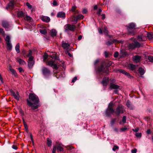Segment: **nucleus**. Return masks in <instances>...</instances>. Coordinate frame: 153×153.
I'll list each match as a JSON object with an SVG mask.
<instances>
[{"mask_svg":"<svg viewBox=\"0 0 153 153\" xmlns=\"http://www.w3.org/2000/svg\"><path fill=\"white\" fill-rule=\"evenodd\" d=\"M2 24L3 27L5 28L7 31H9L12 29V25L9 24L6 21H3L2 22Z\"/></svg>","mask_w":153,"mask_h":153,"instance_id":"423d86ee","label":"nucleus"},{"mask_svg":"<svg viewBox=\"0 0 153 153\" xmlns=\"http://www.w3.org/2000/svg\"><path fill=\"white\" fill-rule=\"evenodd\" d=\"M115 120H116V119H115L112 120L111 121V125H113L114 124Z\"/></svg>","mask_w":153,"mask_h":153,"instance_id":"680f3d73","label":"nucleus"},{"mask_svg":"<svg viewBox=\"0 0 153 153\" xmlns=\"http://www.w3.org/2000/svg\"><path fill=\"white\" fill-rule=\"evenodd\" d=\"M136 25L135 24L131 23L129 24L127 29L129 33L132 35L135 34L136 32L135 28Z\"/></svg>","mask_w":153,"mask_h":153,"instance_id":"f03ea898","label":"nucleus"},{"mask_svg":"<svg viewBox=\"0 0 153 153\" xmlns=\"http://www.w3.org/2000/svg\"><path fill=\"white\" fill-rule=\"evenodd\" d=\"M25 17H24L25 19L27 21L30 20L31 19V18L28 16H25Z\"/></svg>","mask_w":153,"mask_h":153,"instance_id":"ea45409f","label":"nucleus"},{"mask_svg":"<svg viewBox=\"0 0 153 153\" xmlns=\"http://www.w3.org/2000/svg\"><path fill=\"white\" fill-rule=\"evenodd\" d=\"M102 19H104L105 18V15L104 14H102Z\"/></svg>","mask_w":153,"mask_h":153,"instance_id":"774afa93","label":"nucleus"},{"mask_svg":"<svg viewBox=\"0 0 153 153\" xmlns=\"http://www.w3.org/2000/svg\"><path fill=\"white\" fill-rule=\"evenodd\" d=\"M97 71L99 72H102L103 73H105L106 74H108V70H104V67L102 65L98 68Z\"/></svg>","mask_w":153,"mask_h":153,"instance_id":"f8f14e48","label":"nucleus"},{"mask_svg":"<svg viewBox=\"0 0 153 153\" xmlns=\"http://www.w3.org/2000/svg\"><path fill=\"white\" fill-rule=\"evenodd\" d=\"M102 11V9H99L98 11L97 12V13L98 15H100Z\"/></svg>","mask_w":153,"mask_h":153,"instance_id":"052dcab7","label":"nucleus"},{"mask_svg":"<svg viewBox=\"0 0 153 153\" xmlns=\"http://www.w3.org/2000/svg\"><path fill=\"white\" fill-rule=\"evenodd\" d=\"M7 49L8 50H11L12 49V45L11 42L7 43Z\"/></svg>","mask_w":153,"mask_h":153,"instance_id":"cd10ccee","label":"nucleus"},{"mask_svg":"<svg viewBox=\"0 0 153 153\" xmlns=\"http://www.w3.org/2000/svg\"><path fill=\"white\" fill-rule=\"evenodd\" d=\"M65 13L63 12H59L57 14V17L59 18H64L65 17Z\"/></svg>","mask_w":153,"mask_h":153,"instance_id":"6ab92c4d","label":"nucleus"},{"mask_svg":"<svg viewBox=\"0 0 153 153\" xmlns=\"http://www.w3.org/2000/svg\"><path fill=\"white\" fill-rule=\"evenodd\" d=\"M137 151V150L136 149H135L133 150H132L131 152L132 153H136Z\"/></svg>","mask_w":153,"mask_h":153,"instance_id":"338daca9","label":"nucleus"},{"mask_svg":"<svg viewBox=\"0 0 153 153\" xmlns=\"http://www.w3.org/2000/svg\"><path fill=\"white\" fill-rule=\"evenodd\" d=\"M40 32L43 34H45L47 32V31L45 29H41L39 30Z\"/></svg>","mask_w":153,"mask_h":153,"instance_id":"c9c22d12","label":"nucleus"},{"mask_svg":"<svg viewBox=\"0 0 153 153\" xmlns=\"http://www.w3.org/2000/svg\"><path fill=\"white\" fill-rule=\"evenodd\" d=\"M119 149V147L118 146H114L113 148L112 149V150L115 151H116V150L118 149Z\"/></svg>","mask_w":153,"mask_h":153,"instance_id":"49530a36","label":"nucleus"},{"mask_svg":"<svg viewBox=\"0 0 153 153\" xmlns=\"http://www.w3.org/2000/svg\"><path fill=\"white\" fill-rule=\"evenodd\" d=\"M24 125L26 131H28V126L26 123L24 121V120L23 119Z\"/></svg>","mask_w":153,"mask_h":153,"instance_id":"a19ab883","label":"nucleus"},{"mask_svg":"<svg viewBox=\"0 0 153 153\" xmlns=\"http://www.w3.org/2000/svg\"><path fill=\"white\" fill-rule=\"evenodd\" d=\"M83 15L81 14H79L76 17V18L77 19H83Z\"/></svg>","mask_w":153,"mask_h":153,"instance_id":"e433bc0d","label":"nucleus"},{"mask_svg":"<svg viewBox=\"0 0 153 153\" xmlns=\"http://www.w3.org/2000/svg\"><path fill=\"white\" fill-rule=\"evenodd\" d=\"M53 5L54 6H56L57 5V4L56 1H53Z\"/></svg>","mask_w":153,"mask_h":153,"instance_id":"5fc2aeb1","label":"nucleus"},{"mask_svg":"<svg viewBox=\"0 0 153 153\" xmlns=\"http://www.w3.org/2000/svg\"><path fill=\"white\" fill-rule=\"evenodd\" d=\"M30 135L31 140V141H32V143H33V140L32 135L31 133H30Z\"/></svg>","mask_w":153,"mask_h":153,"instance_id":"e2e57ef3","label":"nucleus"},{"mask_svg":"<svg viewBox=\"0 0 153 153\" xmlns=\"http://www.w3.org/2000/svg\"><path fill=\"white\" fill-rule=\"evenodd\" d=\"M108 28L106 27H104L103 30V33L106 35H107L108 34Z\"/></svg>","mask_w":153,"mask_h":153,"instance_id":"58836bf2","label":"nucleus"},{"mask_svg":"<svg viewBox=\"0 0 153 153\" xmlns=\"http://www.w3.org/2000/svg\"><path fill=\"white\" fill-rule=\"evenodd\" d=\"M64 146L61 143H59L56 146L57 149L59 151L63 152L64 151L63 147Z\"/></svg>","mask_w":153,"mask_h":153,"instance_id":"4468645a","label":"nucleus"},{"mask_svg":"<svg viewBox=\"0 0 153 153\" xmlns=\"http://www.w3.org/2000/svg\"><path fill=\"white\" fill-rule=\"evenodd\" d=\"M62 45L64 49L67 50L70 48V45L64 41L62 42Z\"/></svg>","mask_w":153,"mask_h":153,"instance_id":"ddd939ff","label":"nucleus"},{"mask_svg":"<svg viewBox=\"0 0 153 153\" xmlns=\"http://www.w3.org/2000/svg\"><path fill=\"white\" fill-rule=\"evenodd\" d=\"M55 64L54 61L53 60H52L50 62H49L48 63V64L49 65L52 66L53 65Z\"/></svg>","mask_w":153,"mask_h":153,"instance_id":"79ce46f5","label":"nucleus"},{"mask_svg":"<svg viewBox=\"0 0 153 153\" xmlns=\"http://www.w3.org/2000/svg\"><path fill=\"white\" fill-rule=\"evenodd\" d=\"M109 78L108 77H105L102 82V83L103 85H106L108 84V82L109 81Z\"/></svg>","mask_w":153,"mask_h":153,"instance_id":"f3484780","label":"nucleus"},{"mask_svg":"<svg viewBox=\"0 0 153 153\" xmlns=\"http://www.w3.org/2000/svg\"><path fill=\"white\" fill-rule=\"evenodd\" d=\"M112 103H110L109 104L105 112L106 115L107 116H110L111 114L114 112V111L112 108Z\"/></svg>","mask_w":153,"mask_h":153,"instance_id":"39448f33","label":"nucleus"},{"mask_svg":"<svg viewBox=\"0 0 153 153\" xmlns=\"http://www.w3.org/2000/svg\"><path fill=\"white\" fill-rule=\"evenodd\" d=\"M127 129V128L126 126H125L124 128H120V130L122 132H123L126 131Z\"/></svg>","mask_w":153,"mask_h":153,"instance_id":"37998d69","label":"nucleus"},{"mask_svg":"<svg viewBox=\"0 0 153 153\" xmlns=\"http://www.w3.org/2000/svg\"><path fill=\"white\" fill-rule=\"evenodd\" d=\"M42 72L43 75L45 78H47L51 75L50 70L48 68L43 67L42 69Z\"/></svg>","mask_w":153,"mask_h":153,"instance_id":"20e7f679","label":"nucleus"},{"mask_svg":"<svg viewBox=\"0 0 153 153\" xmlns=\"http://www.w3.org/2000/svg\"><path fill=\"white\" fill-rule=\"evenodd\" d=\"M133 61L136 63L140 62L142 60L141 56L137 55H135L132 57Z\"/></svg>","mask_w":153,"mask_h":153,"instance_id":"9d476101","label":"nucleus"},{"mask_svg":"<svg viewBox=\"0 0 153 153\" xmlns=\"http://www.w3.org/2000/svg\"><path fill=\"white\" fill-rule=\"evenodd\" d=\"M48 55L47 54H45L44 55L43 58L44 61H45L46 59L48 58Z\"/></svg>","mask_w":153,"mask_h":153,"instance_id":"3c124183","label":"nucleus"},{"mask_svg":"<svg viewBox=\"0 0 153 153\" xmlns=\"http://www.w3.org/2000/svg\"><path fill=\"white\" fill-rule=\"evenodd\" d=\"M15 0H13V1H11L9 4H8V7L10 8H13L14 6V1Z\"/></svg>","mask_w":153,"mask_h":153,"instance_id":"a878e982","label":"nucleus"},{"mask_svg":"<svg viewBox=\"0 0 153 153\" xmlns=\"http://www.w3.org/2000/svg\"><path fill=\"white\" fill-rule=\"evenodd\" d=\"M148 59L150 62H153V56H149Z\"/></svg>","mask_w":153,"mask_h":153,"instance_id":"c03bdc74","label":"nucleus"},{"mask_svg":"<svg viewBox=\"0 0 153 153\" xmlns=\"http://www.w3.org/2000/svg\"><path fill=\"white\" fill-rule=\"evenodd\" d=\"M33 57L32 56H29L28 59L29 61H34L33 60Z\"/></svg>","mask_w":153,"mask_h":153,"instance_id":"09e8293b","label":"nucleus"},{"mask_svg":"<svg viewBox=\"0 0 153 153\" xmlns=\"http://www.w3.org/2000/svg\"><path fill=\"white\" fill-rule=\"evenodd\" d=\"M126 105L129 108H130V109H132L134 108V107L132 105L131 102H130V101L128 100L127 103H126Z\"/></svg>","mask_w":153,"mask_h":153,"instance_id":"b1692460","label":"nucleus"},{"mask_svg":"<svg viewBox=\"0 0 153 153\" xmlns=\"http://www.w3.org/2000/svg\"><path fill=\"white\" fill-rule=\"evenodd\" d=\"M76 8V6H73L71 9V11H74L75 10Z\"/></svg>","mask_w":153,"mask_h":153,"instance_id":"69168bd1","label":"nucleus"},{"mask_svg":"<svg viewBox=\"0 0 153 153\" xmlns=\"http://www.w3.org/2000/svg\"><path fill=\"white\" fill-rule=\"evenodd\" d=\"M128 68L131 70H134L136 68V66L131 64H129L128 65Z\"/></svg>","mask_w":153,"mask_h":153,"instance_id":"4be33fe9","label":"nucleus"},{"mask_svg":"<svg viewBox=\"0 0 153 153\" xmlns=\"http://www.w3.org/2000/svg\"><path fill=\"white\" fill-rule=\"evenodd\" d=\"M15 48L16 51L18 53H20V45L19 44V43H18L16 44Z\"/></svg>","mask_w":153,"mask_h":153,"instance_id":"c756f323","label":"nucleus"},{"mask_svg":"<svg viewBox=\"0 0 153 153\" xmlns=\"http://www.w3.org/2000/svg\"><path fill=\"white\" fill-rule=\"evenodd\" d=\"M139 72L141 75H143L145 73L144 70L142 68L140 67L138 70Z\"/></svg>","mask_w":153,"mask_h":153,"instance_id":"c85d7f7f","label":"nucleus"},{"mask_svg":"<svg viewBox=\"0 0 153 153\" xmlns=\"http://www.w3.org/2000/svg\"><path fill=\"white\" fill-rule=\"evenodd\" d=\"M17 61L20 65H23L25 63L24 61L21 59H17Z\"/></svg>","mask_w":153,"mask_h":153,"instance_id":"473e14b6","label":"nucleus"},{"mask_svg":"<svg viewBox=\"0 0 153 153\" xmlns=\"http://www.w3.org/2000/svg\"><path fill=\"white\" fill-rule=\"evenodd\" d=\"M76 28V27L75 25L69 24H66L64 27L65 31L66 32H68L69 30L71 31H74Z\"/></svg>","mask_w":153,"mask_h":153,"instance_id":"7ed1b4c3","label":"nucleus"},{"mask_svg":"<svg viewBox=\"0 0 153 153\" xmlns=\"http://www.w3.org/2000/svg\"><path fill=\"white\" fill-rule=\"evenodd\" d=\"M137 38L139 41H145L146 39V36L145 32L143 33L138 35L137 37Z\"/></svg>","mask_w":153,"mask_h":153,"instance_id":"6e6552de","label":"nucleus"},{"mask_svg":"<svg viewBox=\"0 0 153 153\" xmlns=\"http://www.w3.org/2000/svg\"><path fill=\"white\" fill-rule=\"evenodd\" d=\"M9 70L14 76H17L16 72L12 68L11 66H9Z\"/></svg>","mask_w":153,"mask_h":153,"instance_id":"aec40b11","label":"nucleus"},{"mask_svg":"<svg viewBox=\"0 0 153 153\" xmlns=\"http://www.w3.org/2000/svg\"><path fill=\"white\" fill-rule=\"evenodd\" d=\"M145 34H146V36H147L148 38L149 39H151L153 38V35L148 33L147 32L145 31Z\"/></svg>","mask_w":153,"mask_h":153,"instance_id":"bb28decb","label":"nucleus"},{"mask_svg":"<svg viewBox=\"0 0 153 153\" xmlns=\"http://www.w3.org/2000/svg\"><path fill=\"white\" fill-rule=\"evenodd\" d=\"M41 20L44 22H48L50 21V18L48 17L42 16L41 17Z\"/></svg>","mask_w":153,"mask_h":153,"instance_id":"dca6fc26","label":"nucleus"},{"mask_svg":"<svg viewBox=\"0 0 153 153\" xmlns=\"http://www.w3.org/2000/svg\"><path fill=\"white\" fill-rule=\"evenodd\" d=\"M47 141L48 146L49 147L51 146L52 145V141L49 138H48Z\"/></svg>","mask_w":153,"mask_h":153,"instance_id":"f704fd0d","label":"nucleus"},{"mask_svg":"<svg viewBox=\"0 0 153 153\" xmlns=\"http://www.w3.org/2000/svg\"><path fill=\"white\" fill-rule=\"evenodd\" d=\"M126 116H123V118L122 120L120 121L119 123L120 125H123L126 123Z\"/></svg>","mask_w":153,"mask_h":153,"instance_id":"5701e85b","label":"nucleus"},{"mask_svg":"<svg viewBox=\"0 0 153 153\" xmlns=\"http://www.w3.org/2000/svg\"><path fill=\"white\" fill-rule=\"evenodd\" d=\"M51 56V58L54 59L55 60L57 59L56 56L55 55H53L52 56Z\"/></svg>","mask_w":153,"mask_h":153,"instance_id":"6e6d98bb","label":"nucleus"},{"mask_svg":"<svg viewBox=\"0 0 153 153\" xmlns=\"http://www.w3.org/2000/svg\"><path fill=\"white\" fill-rule=\"evenodd\" d=\"M118 55H119V53L118 52H115V53H114V56L116 58L118 57Z\"/></svg>","mask_w":153,"mask_h":153,"instance_id":"864d4df0","label":"nucleus"},{"mask_svg":"<svg viewBox=\"0 0 153 153\" xmlns=\"http://www.w3.org/2000/svg\"><path fill=\"white\" fill-rule=\"evenodd\" d=\"M88 12L87 10L85 8H84L82 9V13L83 14H85Z\"/></svg>","mask_w":153,"mask_h":153,"instance_id":"603ef678","label":"nucleus"},{"mask_svg":"<svg viewBox=\"0 0 153 153\" xmlns=\"http://www.w3.org/2000/svg\"><path fill=\"white\" fill-rule=\"evenodd\" d=\"M26 5L29 9H31L32 8V6L28 2L26 3Z\"/></svg>","mask_w":153,"mask_h":153,"instance_id":"8fccbe9b","label":"nucleus"},{"mask_svg":"<svg viewBox=\"0 0 153 153\" xmlns=\"http://www.w3.org/2000/svg\"><path fill=\"white\" fill-rule=\"evenodd\" d=\"M17 16L19 17H24L26 15L22 11H20L18 12Z\"/></svg>","mask_w":153,"mask_h":153,"instance_id":"a211bd4d","label":"nucleus"},{"mask_svg":"<svg viewBox=\"0 0 153 153\" xmlns=\"http://www.w3.org/2000/svg\"><path fill=\"white\" fill-rule=\"evenodd\" d=\"M128 47L130 49H134L135 48L134 43H132L129 44L128 45Z\"/></svg>","mask_w":153,"mask_h":153,"instance_id":"2f4dec72","label":"nucleus"},{"mask_svg":"<svg viewBox=\"0 0 153 153\" xmlns=\"http://www.w3.org/2000/svg\"><path fill=\"white\" fill-rule=\"evenodd\" d=\"M0 33L3 36L4 35V32L3 29L0 28Z\"/></svg>","mask_w":153,"mask_h":153,"instance_id":"de8ad7c7","label":"nucleus"},{"mask_svg":"<svg viewBox=\"0 0 153 153\" xmlns=\"http://www.w3.org/2000/svg\"><path fill=\"white\" fill-rule=\"evenodd\" d=\"M32 54V53L31 51H29V53H28V54H27V56H31Z\"/></svg>","mask_w":153,"mask_h":153,"instance_id":"0e129e2a","label":"nucleus"},{"mask_svg":"<svg viewBox=\"0 0 153 153\" xmlns=\"http://www.w3.org/2000/svg\"><path fill=\"white\" fill-rule=\"evenodd\" d=\"M34 63V61H28V66L30 68H32Z\"/></svg>","mask_w":153,"mask_h":153,"instance_id":"7c9ffc66","label":"nucleus"},{"mask_svg":"<svg viewBox=\"0 0 153 153\" xmlns=\"http://www.w3.org/2000/svg\"><path fill=\"white\" fill-rule=\"evenodd\" d=\"M134 43L135 48H139L141 46V44L138 42H134Z\"/></svg>","mask_w":153,"mask_h":153,"instance_id":"4c0bfd02","label":"nucleus"},{"mask_svg":"<svg viewBox=\"0 0 153 153\" xmlns=\"http://www.w3.org/2000/svg\"><path fill=\"white\" fill-rule=\"evenodd\" d=\"M27 105L31 107L32 109L37 108L39 107V99L38 97L34 94H30L29 100L27 99Z\"/></svg>","mask_w":153,"mask_h":153,"instance_id":"f257e3e1","label":"nucleus"},{"mask_svg":"<svg viewBox=\"0 0 153 153\" xmlns=\"http://www.w3.org/2000/svg\"><path fill=\"white\" fill-rule=\"evenodd\" d=\"M5 40L7 43L10 42V37L9 35H7L6 38H5Z\"/></svg>","mask_w":153,"mask_h":153,"instance_id":"72a5a7b5","label":"nucleus"},{"mask_svg":"<svg viewBox=\"0 0 153 153\" xmlns=\"http://www.w3.org/2000/svg\"><path fill=\"white\" fill-rule=\"evenodd\" d=\"M51 35L53 37L56 36L57 34V32L56 30L52 29L51 31Z\"/></svg>","mask_w":153,"mask_h":153,"instance_id":"393cba45","label":"nucleus"},{"mask_svg":"<svg viewBox=\"0 0 153 153\" xmlns=\"http://www.w3.org/2000/svg\"><path fill=\"white\" fill-rule=\"evenodd\" d=\"M119 86L115 84L111 83L110 84V88L111 89H118L119 88Z\"/></svg>","mask_w":153,"mask_h":153,"instance_id":"412c9836","label":"nucleus"},{"mask_svg":"<svg viewBox=\"0 0 153 153\" xmlns=\"http://www.w3.org/2000/svg\"><path fill=\"white\" fill-rule=\"evenodd\" d=\"M125 111L123 106L122 105L118 106L117 108L116 113L117 115L123 113Z\"/></svg>","mask_w":153,"mask_h":153,"instance_id":"0eeeda50","label":"nucleus"},{"mask_svg":"<svg viewBox=\"0 0 153 153\" xmlns=\"http://www.w3.org/2000/svg\"><path fill=\"white\" fill-rule=\"evenodd\" d=\"M77 78L76 77H74L72 79V82H74L76 80Z\"/></svg>","mask_w":153,"mask_h":153,"instance_id":"13d9d810","label":"nucleus"},{"mask_svg":"<svg viewBox=\"0 0 153 153\" xmlns=\"http://www.w3.org/2000/svg\"><path fill=\"white\" fill-rule=\"evenodd\" d=\"M122 43V41H118L116 39H113V40H111V41H108L106 44L107 45H111L113 43H115V44H116L117 43Z\"/></svg>","mask_w":153,"mask_h":153,"instance_id":"9b49d317","label":"nucleus"},{"mask_svg":"<svg viewBox=\"0 0 153 153\" xmlns=\"http://www.w3.org/2000/svg\"><path fill=\"white\" fill-rule=\"evenodd\" d=\"M135 135L137 137H140L142 136V134L141 133H136L135 134Z\"/></svg>","mask_w":153,"mask_h":153,"instance_id":"a18cd8bd","label":"nucleus"},{"mask_svg":"<svg viewBox=\"0 0 153 153\" xmlns=\"http://www.w3.org/2000/svg\"><path fill=\"white\" fill-rule=\"evenodd\" d=\"M12 148L15 150H16L17 149V147L16 145H13L12 147Z\"/></svg>","mask_w":153,"mask_h":153,"instance_id":"bf43d9fd","label":"nucleus"},{"mask_svg":"<svg viewBox=\"0 0 153 153\" xmlns=\"http://www.w3.org/2000/svg\"><path fill=\"white\" fill-rule=\"evenodd\" d=\"M132 130L134 132H137L139 130V128H136L133 129Z\"/></svg>","mask_w":153,"mask_h":153,"instance_id":"4d7b16f0","label":"nucleus"},{"mask_svg":"<svg viewBox=\"0 0 153 153\" xmlns=\"http://www.w3.org/2000/svg\"><path fill=\"white\" fill-rule=\"evenodd\" d=\"M117 71H119L120 72L124 74H125V75L126 76L128 77H131V76L130 74L126 71H125L124 70L122 69H119L117 70Z\"/></svg>","mask_w":153,"mask_h":153,"instance_id":"2eb2a0df","label":"nucleus"},{"mask_svg":"<svg viewBox=\"0 0 153 153\" xmlns=\"http://www.w3.org/2000/svg\"><path fill=\"white\" fill-rule=\"evenodd\" d=\"M10 92L12 96L14 97L15 99L17 100H19V95L18 92L16 91V93L12 89L10 90Z\"/></svg>","mask_w":153,"mask_h":153,"instance_id":"1a4fd4ad","label":"nucleus"}]
</instances>
